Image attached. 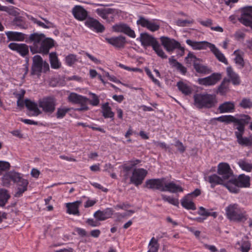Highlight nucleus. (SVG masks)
Segmentation results:
<instances>
[{"label":"nucleus","instance_id":"f03ea898","mask_svg":"<svg viewBox=\"0 0 252 252\" xmlns=\"http://www.w3.org/2000/svg\"><path fill=\"white\" fill-rule=\"evenodd\" d=\"M225 212L227 218L231 221L244 222L248 219L246 212L236 203L228 205Z\"/></svg>","mask_w":252,"mask_h":252},{"label":"nucleus","instance_id":"20e7f679","mask_svg":"<svg viewBox=\"0 0 252 252\" xmlns=\"http://www.w3.org/2000/svg\"><path fill=\"white\" fill-rule=\"evenodd\" d=\"M56 99L51 96L46 97L38 100V106L46 113L52 114L55 110Z\"/></svg>","mask_w":252,"mask_h":252},{"label":"nucleus","instance_id":"13d9d810","mask_svg":"<svg viewBox=\"0 0 252 252\" xmlns=\"http://www.w3.org/2000/svg\"><path fill=\"white\" fill-rule=\"evenodd\" d=\"M145 71L147 74V75L151 79L153 82L158 86H160V82L159 81L154 78L153 75L152 74L151 70L147 67L145 68Z\"/></svg>","mask_w":252,"mask_h":252},{"label":"nucleus","instance_id":"ddd939ff","mask_svg":"<svg viewBox=\"0 0 252 252\" xmlns=\"http://www.w3.org/2000/svg\"><path fill=\"white\" fill-rule=\"evenodd\" d=\"M45 37L44 34L34 33L29 36V41L33 43V45L30 47L31 51L34 54V50H36V47H39Z\"/></svg>","mask_w":252,"mask_h":252},{"label":"nucleus","instance_id":"72a5a7b5","mask_svg":"<svg viewBox=\"0 0 252 252\" xmlns=\"http://www.w3.org/2000/svg\"><path fill=\"white\" fill-rule=\"evenodd\" d=\"M210 50L213 52L217 59L220 61L225 64H228L227 61L224 55L217 48L215 45L212 44L210 46Z\"/></svg>","mask_w":252,"mask_h":252},{"label":"nucleus","instance_id":"e2e57ef3","mask_svg":"<svg viewBox=\"0 0 252 252\" xmlns=\"http://www.w3.org/2000/svg\"><path fill=\"white\" fill-rule=\"evenodd\" d=\"M99 220H94V219H87V220H86V223L92 226V227H96V226H98L100 223L98 222Z\"/></svg>","mask_w":252,"mask_h":252},{"label":"nucleus","instance_id":"7ed1b4c3","mask_svg":"<svg viewBox=\"0 0 252 252\" xmlns=\"http://www.w3.org/2000/svg\"><path fill=\"white\" fill-rule=\"evenodd\" d=\"M49 69L48 63L44 61L40 56L37 55L33 57L31 71L32 75L40 76L41 72L46 73Z\"/></svg>","mask_w":252,"mask_h":252},{"label":"nucleus","instance_id":"bb28decb","mask_svg":"<svg viewBox=\"0 0 252 252\" xmlns=\"http://www.w3.org/2000/svg\"><path fill=\"white\" fill-rule=\"evenodd\" d=\"M183 188L180 185H177L174 182H170L164 185V190L163 191H168L171 193H177L183 192Z\"/></svg>","mask_w":252,"mask_h":252},{"label":"nucleus","instance_id":"5fc2aeb1","mask_svg":"<svg viewBox=\"0 0 252 252\" xmlns=\"http://www.w3.org/2000/svg\"><path fill=\"white\" fill-rule=\"evenodd\" d=\"M243 134H238L236 135L237 141L240 145H249L250 143V140L249 138L246 137H243Z\"/></svg>","mask_w":252,"mask_h":252},{"label":"nucleus","instance_id":"cd10ccee","mask_svg":"<svg viewBox=\"0 0 252 252\" xmlns=\"http://www.w3.org/2000/svg\"><path fill=\"white\" fill-rule=\"evenodd\" d=\"M68 98L70 102L75 104H86L88 100L87 97L74 93H71Z\"/></svg>","mask_w":252,"mask_h":252},{"label":"nucleus","instance_id":"58836bf2","mask_svg":"<svg viewBox=\"0 0 252 252\" xmlns=\"http://www.w3.org/2000/svg\"><path fill=\"white\" fill-rule=\"evenodd\" d=\"M101 109L102 115L105 118H114V113L112 111L111 108L109 106L108 102L102 104Z\"/></svg>","mask_w":252,"mask_h":252},{"label":"nucleus","instance_id":"7c9ffc66","mask_svg":"<svg viewBox=\"0 0 252 252\" xmlns=\"http://www.w3.org/2000/svg\"><path fill=\"white\" fill-rule=\"evenodd\" d=\"M226 71L227 76L229 78L228 81H231L234 85H238L240 84L241 80L239 76L233 71L231 67H227Z\"/></svg>","mask_w":252,"mask_h":252},{"label":"nucleus","instance_id":"4c0bfd02","mask_svg":"<svg viewBox=\"0 0 252 252\" xmlns=\"http://www.w3.org/2000/svg\"><path fill=\"white\" fill-rule=\"evenodd\" d=\"M181 204L183 207L188 210H195L196 207L194 203L191 201L190 197L186 195L181 200Z\"/></svg>","mask_w":252,"mask_h":252},{"label":"nucleus","instance_id":"338daca9","mask_svg":"<svg viewBox=\"0 0 252 252\" xmlns=\"http://www.w3.org/2000/svg\"><path fill=\"white\" fill-rule=\"evenodd\" d=\"M75 231L81 237H85L88 236V233L84 229L77 227L75 228Z\"/></svg>","mask_w":252,"mask_h":252},{"label":"nucleus","instance_id":"e433bc0d","mask_svg":"<svg viewBox=\"0 0 252 252\" xmlns=\"http://www.w3.org/2000/svg\"><path fill=\"white\" fill-rule=\"evenodd\" d=\"M169 63L173 67H175L182 74L185 75L186 73L187 68L185 66H184L181 63L177 61L176 60L174 59L173 56L169 58Z\"/></svg>","mask_w":252,"mask_h":252},{"label":"nucleus","instance_id":"423d86ee","mask_svg":"<svg viewBox=\"0 0 252 252\" xmlns=\"http://www.w3.org/2000/svg\"><path fill=\"white\" fill-rule=\"evenodd\" d=\"M241 14L238 18L239 22L252 29V6H246L241 9Z\"/></svg>","mask_w":252,"mask_h":252},{"label":"nucleus","instance_id":"4be33fe9","mask_svg":"<svg viewBox=\"0 0 252 252\" xmlns=\"http://www.w3.org/2000/svg\"><path fill=\"white\" fill-rule=\"evenodd\" d=\"M17 186V190L15 192L14 196L16 197H19L22 195L23 193L27 190V187L29 184V182L27 180L23 178L20 176V179L18 180L17 182L16 183Z\"/></svg>","mask_w":252,"mask_h":252},{"label":"nucleus","instance_id":"412c9836","mask_svg":"<svg viewBox=\"0 0 252 252\" xmlns=\"http://www.w3.org/2000/svg\"><path fill=\"white\" fill-rule=\"evenodd\" d=\"M8 47L12 50L15 51L22 56H25L29 53L28 46L25 44L10 43Z\"/></svg>","mask_w":252,"mask_h":252},{"label":"nucleus","instance_id":"c03bdc74","mask_svg":"<svg viewBox=\"0 0 252 252\" xmlns=\"http://www.w3.org/2000/svg\"><path fill=\"white\" fill-rule=\"evenodd\" d=\"M10 197L7 190L0 189V206H4Z\"/></svg>","mask_w":252,"mask_h":252},{"label":"nucleus","instance_id":"473e14b6","mask_svg":"<svg viewBox=\"0 0 252 252\" xmlns=\"http://www.w3.org/2000/svg\"><path fill=\"white\" fill-rule=\"evenodd\" d=\"M9 41H23L25 34L22 32L9 31L5 32Z\"/></svg>","mask_w":252,"mask_h":252},{"label":"nucleus","instance_id":"bf43d9fd","mask_svg":"<svg viewBox=\"0 0 252 252\" xmlns=\"http://www.w3.org/2000/svg\"><path fill=\"white\" fill-rule=\"evenodd\" d=\"M186 60L187 62L189 63H193V64H194V63H196L197 61L199 60L195 55H194L192 53H189L186 58Z\"/></svg>","mask_w":252,"mask_h":252},{"label":"nucleus","instance_id":"b1692460","mask_svg":"<svg viewBox=\"0 0 252 252\" xmlns=\"http://www.w3.org/2000/svg\"><path fill=\"white\" fill-rule=\"evenodd\" d=\"M105 40L108 43L116 48H123L126 43V37L122 35L106 38Z\"/></svg>","mask_w":252,"mask_h":252},{"label":"nucleus","instance_id":"f704fd0d","mask_svg":"<svg viewBox=\"0 0 252 252\" xmlns=\"http://www.w3.org/2000/svg\"><path fill=\"white\" fill-rule=\"evenodd\" d=\"M177 87L179 90L186 95H189L192 93V88L182 81L178 82L177 83Z\"/></svg>","mask_w":252,"mask_h":252},{"label":"nucleus","instance_id":"9d476101","mask_svg":"<svg viewBox=\"0 0 252 252\" xmlns=\"http://www.w3.org/2000/svg\"><path fill=\"white\" fill-rule=\"evenodd\" d=\"M165 179L164 178L151 179L147 180L144 187L151 189H158L161 191L164 190Z\"/></svg>","mask_w":252,"mask_h":252},{"label":"nucleus","instance_id":"4468645a","mask_svg":"<svg viewBox=\"0 0 252 252\" xmlns=\"http://www.w3.org/2000/svg\"><path fill=\"white\" fill-rule=\"evenodd\" d=\"M221 75L220 73H214L211 75L203 78L198 79L199 84L204 86H212L216 84L221 79Z\"/></svg>","mask_w":252,"mask_h":252},{"label":"nucleus","instance_id":"f3484780","mask_svg":"<svg viewBox=\"0 0 252 252\" xmlns=\"http://www.w3.org/2000/svg\"><path fill=\"white\" fill-rule=\"evenodd\" d=\"M54 46V41L51 38H45L39 47H36V50H34L35 53H39L47 54L50 48Z\"/></svg>","mask_w":252,"mask_h":252},{"label":"nucleus","instance_id":"1a4fd4ad","mask_svg":"<svg viewBox=\"0 0 252 252\" xmlns=\"http://www.w3.org/2000/svg\"><path fill=\"white\" fill-rule=\"evenodd\" d=\"M148 174L147 171L144 168L134 169L130 177V182L136 186L141 185Z\"/></svg>","mask_w":252,"mask_h":252},{"label":"nucleus","instance_id":"680f3d73","mask_svg":"<svg viewBox=\"0 0 252 252\" xmlns=\"http://www.w3.org/2000/svg\"><path fill=\"white\" fill-rule=\"evenodd\" d=\"M10 167V164L6 161H0V174L1 172L7 170Z\"/></svg>","mask_w":252,"mask_h":252},{"label":"nucleus","instance_id":"a18cd8bd","mask_svg":"<svg viewBox=\"0 0 252 252\" xmlns=\"http://www.w3.org/2000/svg\"><path fill=\"white\" fill-rule=\"evenodd\" d=\"M216 120L226 124H229L234 121V117L232 115H224L217 118H215L212 121Z\"/></svg>","mask_w":252,"mask_h":252},{"label":"nucleus","instance_id":"39448f33","mask_svg":"<svg viewBox=\"0 0 252 252\" xmlns=\"http://www.w3.org/2000/svg\"><path fill=\"white\" fill-rule=\"evenodd\" d=\"M251 120V117L248 115H240L239 118H238L234 117V120L232 123H234V127L237 130L235 132V136L239 134H244L245 126L249 123Z\"/></svg>","mask_w":252,"mask_h":252},{"label":"nucleus","instance_id":"2f4dec72","mask_svg":"<svg viewBox=\"0 0 252 252\" xmlns=\"http://www.w3.org/2000/svg\"><path fill=\"white\" fill-rule=\"evenodd\" d=\"M235 109L234 103L232 101H226L220 105L218 110L220 113L233 112Z\"/></svg>","mask_w":252,"mask_h":252},{"label":"nucleus","instance_id":"0e129e2a","mask_svg":"<svg viewBox=\"0 0 252 252\" xmlns=\"http://www.w3.org/2000/svg\"><path fill=\"white\" fill-rule=\"evenodd\" d=\"M193 23L192 21H189L187 20H181L179 19L177 21V25L179 26L184 27L187 26L188 24H191Z\"/></svg>","mask_w":252,"mask_h":252},{"label":"nucleus","instance_id":"0eeeda50","mask_svg":"<svg viewBox=\"0 0 252 252\" xmlns=\"http://www.w3.org/2000/svg\"><path fill=\"white\" fill-rule=\"evenodd\" d=\"M161 44L168 52H173L176 49H181L184 53V49L181 47L180 43L174 39L162 36L160 38Z\"/></svg>","mask_w":252,"mask_h":252},{"label":"nucleus","instance_id":"a19ab883","mask_svg":"<svg viewBox=\"0 0 252 252\" xmlns=\"http://www.w3.org/2000/svg\"><path fill=\"white\" fill-rule=\"evenodd\" d=\"M223 186H225L231 192L237 193L239 192V187L237 186L236 184L233 181L231 180H228L227 181H226L225 183L223 184Z\"/></svg>","mask_w":252,"mask_h":252},{"label":"nucleus","instance_id":"8fccbe9b","mask_svg":"<svg viewBox=\"0 0 252 252\" xmlns=\"http://www.w3.org/2000/svg\"><path fill=\"white\" fill-rule=\"evenodd\" d=\"M238 50H236L234 52V54L236 55V57L234 59L235 62L237 64L240 66L241 68L244 67V64L245 63L243 59V57L238 53Z\"/></svg>","mask_w":252,"mask_h":252},{"label":"nucleus","instance_id":"69168bd1","mask_svg":"<svg viewBox=\"0 0 252 252\" xmlns=\"http://www.w3.org/2000/svg\"><path fill=\"white\" fill-rule=\"evenodd\" d=\"M31 20L34 23L37 24L39 26H40L43 28L48 29V28H50V27H51L50 26H48V25H45L44 23L37 20L36 18H33L32 17H31Z\"/></svg>","mask_w":252,"mask_h":252},{"label":"nucleus","instance_id":"ea45409f","mask_svg":"<svg viewBox=\"0 0 252 252\" xmlns=\"http://www.w3.org/2000/svg\"><path fill=\"white\" fill-rule=\"evenodd\" d=\"M238 164L243 171L250 172L252 170V163L245 159H240L238 161Z\"/></svg>","mask_w":252,"mask_h":252},{"label":"nucleus","instance_id":"603ef678","mask_svg":"<svg viewBox=\"0 0 252 252\" xmlns=\"http://www.w3.org/2000/svg\"><path fill=\"white\" fill-rule=\"evenodd\" d=\"M236 245L240 246L239 249L242 252H248L250 249V243L248 241H243L241 243L237 242Z\"/></svg>","mask_w":252,"mask_h":252},{"label":"nucleus","instance_id":"774afa93","mask_svg":"<svg viewBox=\"0 0 252 252\" xmlns=\"http://www.w3.org/2000/svg\"><path fill=\"white\" fill-rule=\"evenodd\" d=\"M209 211L208 210H206L203 207H200L198 211V214L200 216H205V217H208V214H209Z\"/></svg>","mask_w":252,"mask_h":252},{"label":"nucleus","instance_id":"de8ad7c7","mask_svg":"<svg viewBox=\"0 0 252 252\" xmlns=\"http://www.w3.org/2000/svg\"><path fill=\"white\" fill-rule=\"evenodd\" d=\"M157 54L162 59H166L167 56L165 54L158 42L153 47Z\"/></svg>","mask_w":252,"mask_h":252},{"label":"nucleus","instance_id":"4d7b16f0","mask_svg":"<svg viewBox=\"0 0 252 252\" xmlns=\"http://www.w3.org/2000/svg\"><path fill=\"white\" fill-rule=\"evenodd\" d=\"M77 61L76 57L75 55L70 54L68 55L65 58V62L69 66H71Z\"/></svg>","mask_w":252,"mask_h":252},{"label":"nucleus","instance_id":"f8f14e48","mask_svg":"<svg viewBox=\"0 0 252 252\" xmlns=\"http://www.w3.org/2000/svg\"><path fill=\"white\" fill-rule=\"evenodd\" d=\"M85 25L91 30L97 32L102 33L105 30V27L98 20L93 18H88L85 22Z\"/></svg>","mask_w":252,"mask_h":252},{"label":"nucleus","instance_id":"9b49d317","mask_svg":"<svg viewBox=\"0 0 252 252\" xmlns=\"http://www.w3.org/2000/svg\"><path fill=\"white\" fill-rule=\"evenodd\" d=\"M21 174L15 171H10L6 173L2 177V184L4 186L9 187L11 182L16 184L20 179Z\"/></svg>","mask_w":252,"mask_h":252},{"label":"nucleus","instance_id":"37998d69","mask_svg":"<svg viewBox=\"0 0 252 252\" xmlns=\"http://www.w3.org/2000/svg\"><path fill=\"white\" fill-rule=\"evenodd\" d=\"M50 62L51 67L54 69H58L60 67L61 64L59 62L56 53L52 52L49 54Z\"/></svg>","mask_w":252,"mask_h":252},{"label":"nucleus","instance_id":"79ce46f5","mask_svg":"<svg viewBox=\"0 0 252 252\" xmlns=\"http://www.w3.org/2000/svg\"><path fill=\"white\" fill-rule=\"evenodd\" d=\"M193 67L196 71L199 73L208 74L212 71L211 69L208 66L197 63H194Z\"/></svg>","mask_w":252,"mask_h":252},{"label":"nucleus","instance_id":"dca6fc26","mask_svg":"<svg viewBox=\"0 0 252 252\" xmlns=\"http://www.w3.org/2000/svg\"><path fill=\"white\" fill-rule=\"evenodd\" d=\"M137 24L146 28L152 32L157 31L159 29V24L155 22L149 21L143 17H139V20L137 21Z\"/></svg>","mask_w":252,"mask_h":252},{"label":"nucleus","instance_id":"c756f323","mask_svg":"<svg viewBox=\"0 0 252 252\" xmlns=\"http://www.w3.org/2000/svg\"><path fill=\"white\" fill-rule=\"evenodd\" d=\"M206 181L211 184V187L214 188L217 185H223L225 183L223 179L220 176L214 174L206 178Z\"/></svg>","mask_w":252,"mask_h":252},{"label":"nucleus","instance_id":"a878e982","mask_svg":"<svg viewBox=\"0 0 252 252\" xmlns=\"http://www.w3.org/2000/svg\"><path fill=\"white\" fill-rule=\"evenodd\" d=\"M25 106L27 109L32 112L31 114L32 116H37L41 114L42 112L38 108V104H37L34 101H32L29 99H26L25 100Z\"/></svg>","mask_w":252,"mask_h":252},{"label":"nucleus","instance_id":"c85d7f7f","mask_svg":"<svg viewBox=\"0 0 252 252\" xmlns=\"http://www.w3.org/2000/svg\"><path fill=\"white\" fill-rule=\"evenodd\" d=\"M81 201H76L72 203H67L66 204L67 208V213L69 214L79 216L80 212L78 210L79 205L81 204Z\"/></svg>","mask_w":252,"mask_h":252},{"label":"nucleus","instance_id":"052dcab7","mask_svg":"<svg viewBox=\"0 0 252 252\" xmlns=\"http://www.w3.org/2000/svg\"><path fill=\"white\" fill-rule=\"evenodd\" d=\"M175 146L177 148L178 150L181 153H184L186 150V147L179 140H176Z\"/></svg>","mask_w":252,"mask_h":252},{"label":"nucleus","instance_id":"3c124183","mask_svg":"<svg viewBox=\"0 0 252 252\" xmlns=\"http://www.w3.org/2000/svg\"><path fill=\"white\" fill-rule=\"evenodd\" d=\"M162 200L165 202H168L174 206H178L179 204L178 199L174 198L169 196H167L164 194L161 195Z\"/></svg>","mask_w":252,"mask_h":252},{"label":"nucleus","instance_id":"aec40b11","mask_svg":"<svg viewBox=\"0 0 252 252\" xmlns=\"http://www.w3.org/2000/svg\"><path fill=\"white\" fill-rule=\"evenodd\" d=\"M186 43L192 47L193 50H204L210 48L212 43L206 41H196L190 39H187Z\"/></svg>","mask_w":252,"mask_h":252},{"label":"nucleus","instance_id":"c9c22d12","mask_svg":"<svg viewBox=\"0 0 252 252\" xmlns=\"http://www.w3.org/2000/svg\"><path fill=\"white\" fill-rule=\"evenodd\" d=\"M96 13L103 19L108 21L109 15L115 13V9L112 8H98L96 10Z\"/></svg>","mask_w":252,"mask_h":252},{"label":"nucleus","instance_id":"09e8293b","mask_svg":"<svg viewBox=\"0 0 252 252\" xmlns=\"http://www.w3.org/2000/svg\"><path fill=\"white\" fill-rule=\"evenodd\" d=\"M239 105L244 109H250L252 107V100L249 98H243Z\"/></svg>","mask_w":252,"mask_h":252},{"label":"nucleus","instance_id":"5701e85b","mask_svg":"<svg viewBox=\"0 0 252 252\" xmlns=\"http://www.w3.org/2000/svg\"><path fill=\"white\" fill-rule=\"evenodd\" d=\"M139 40L143 46H151L153 47L158 42L155 37L147 33H141Z\"/></svg>","mask_w":252,"mask_h":252},{"label":"nucleus","instance_id":"f257e3e1","mask_svg":"<svg viewBox=\"0 0 252 252\" xmlns=\"http://www.w3.org/2000/svg\"><path fill=\"white\" fill-rule=\"evenodd\" d=\"M194 105L198 109H209L215 106L217 103L216 96L208 93L195 94L193 95Z\"/></svg>","mask_w":252,"mask_h":252},{"label":"nucleus","instance_id":"6e6d98bb","mask_svg":"<svg viewBox=\"0 0 252 252\" xmlns=\"http://www.w3.org/2000/svg\"><path fill=\"white\" fill-rule=\"evenodd\" d=\"M90 95L91 96L92 99H88V101L93 106H97L99 103V99L98 97L94 93H90Z\"/></svg>","mask_w":252,"mask_h":252},{"label":"nucleus","instance_id":"393cba45","mask_svg":"<svg viewBox=\"0 0 252 252\" xmlns=\"http://www.w3.org/2000/svg\"><path fill=\"white\" fill-rule=\"evenodd\" d=\"M113 214V210L108 208L103 211H97L94 213V216L97 220L101 221L111 218Z\"/></svg>","mask_w":252,"mask_h":252},{"label":"nucleus","instance_id":"a211bd4d","mask_svg":"<svg viewBox=\"0 0 252 252\" xmlns=\"http://www.w3.org/2000/svg\"><path fill=\"white\" fill-rule=\"evenodd\" d=\"M231 181H234L239 188H248L250 186V177L244 174L239 175L237 178L233 176Z\"/></svg>","mask_w":252,"mask_h":252},{"label":"nucleus","instance_id":"49530a36","mask_svg":"<svg viewBox=\"0 0 252 252\" xmlns=\"http://www.w3.org/2000/svg\"><path fill=\"white\" fill-rule=\"evenodd\" d=\"M149 250L148 252H158V240L153 237L149 244Z\"/></svg>","mask_w":252,"mask_h":252},{"label":"nucleus","instance_id":"864d4df0","mask_svg":"<svg viewBox=\"0 0 252 252\" xmlns=\"http://www.w3.org/2000/svg\"><path fill=\"white\" fill-rule=\"evenodd\" d=\"M69 111V108H58L56 112V117L58 119L63 118L66 114Z\"/></svg>","mask_w":252,"mask_h":252},{"label":"nucleus","instance_id":"2eb2a0df","mask_svg":"<svg viewBox=\"0 0 252 252\" xmlns=\"http://www.w3.org/2000/svg\"><path fill=\"white\" fill-rule=\"evenodd\" d=\"M113 30L117 32H123L127 35L130 37L135 38V34L127 24L125 23H120L114 25L112 27Z\"/></svg>","mask_w":252,"mask_h":252},{"label":"nucleus","instance_id":"6e6552de","mask_svg":"<svg viewBox=\"0 0 252 252\" xmlns=\"http://www.w3.org/2000/svg\"><path fill=\"white\" fill-rule=\"evenodd\" d=\"M218 174L224 182L228 180H232L234 176L229 165L226 163H220L218 165Z\"/></svg>","mask_w":252,"mask_h":252},{"label":"nucleus","instance_id":"6ab92c4d","mask_svg":"<svg viewBox=\"0 0 252 252\" xmlns=\"http://www.w3.org/2000/svg\"><path fill=\"white\" fill-rule=\"evenodd\" d=\"M72 14L75 19L83 21L88 16L87 11L81 5H75L72 10Z\"/></svg>","mask_w":252,"mask_h":252}]
</instances>
